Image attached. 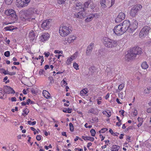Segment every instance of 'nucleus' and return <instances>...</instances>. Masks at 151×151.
Masks as SVG:
<instances>
[{
  "instance_id": "obj_25",
  "label": "nucleus",
  "mask_w": 151,
  "mask_h": 151,
  "mask_svg": "<svg viewBox=\"0 0 151 151\" xmlns=\"http://www.w3.org/2000/svg\"><path fill=\"white\" fill-rule=\"evenodd\" d=\"M82 137L85 140H88L92 142L94 140V138L91 137L82 136Z\"/></svg>"
},
{
  "instance_id": "obj_11",
  "label": "nucleus",
  "mask_w": 151,
  "mask_h": 151,
  "mask_svg": "<svg viewBox=\"0 0 151 151\" xmlns=\"http://www.w3.org/2000/svg\"><path fill=\"white\" fill-rule=\"evenodd\" d=\"M42 27L45 30H47L51 27V22L49 19L44 20L41 25Z\"/></svg>"
},
{
  "instance_id": "obj_51",
  "label": "nucleus",
  "mask_w": 151,
  "mask_h": 151,
  "mask_svg": "<svg viewBox=\"0 0 151 151\" xmlns=\"http://www.w3.org/2000/svg\"><path fill=\"white\" fill-rule=\"evenodd\" d=\"M119 97L121 98V99H123V93L122 92H121L120 94H119Z\"/></svg>"
},
{
  "instance_id": "obj_24",
  "label": "nucleus",
  "mask_w": 151,
  "mask_h": 151,
  "mask_svg": "<svg viewBox=\"0 0 151 151\" xmlns=\"http://www.w3.org/2000/svg\"><path fill=\"white\" fill-rule=\"evenodd\" d=\"M108 2V0H102L101 1V4L102 8H105L107 6L106 4Z\"/></svg>"
},
{
  "instance_id": "obj_9",
  "label": "nucleus",
  "mask_w": 151,
  "mask_h": 151,
  "mask_svg": "<svg viewBox=\"0 0 151 151\" xmlns=\"http://www.w3.org/2000/svg\"><path fill=\"white\" fill-rule=\"evenodd\" d=\"M5 14L7 16H10L13 19H17L18 17L16 15L15 11L12 9H9L5 11Z\"/></svg>"
},
{
  "instance_id": "obj_8",
  "label": "nucleus",
  "mask_w": 151,
  "mask_h": 151,
  "mask_svg": "<svg viewBox=\"0 0 151 151\" xmlns=\"http://www.w3.org/2000/svg\"><path fill=\"white\" fill-rule=\"evenodd\" d=\"M142 8V6L140 4H137L134 6L130 12V15L132 17H135L138 13V11L141 9Z\"/></svg>"
},
{
  "instance_id": "obj_46",
  "label": "nucleus",
  "mask_w": 151,
  "mask_h": 151,
  "mask_svg": "<svg viewBox=\"0 0 151 151\" xmlns=\"http://www.w3.org/2000/svg\"><path fill=\"white\" fill-rule=\"evenodd\" d=\"M138 121L139 122L142 123L143 122V119L142 118H140L139 117L138 118Z\"/></svg>"
},
{
  "instance_id": "obj_21",
  "label": "nucleus",
  "mask_w": 151,
  "mask_h": 151,
  "mask_svg": "<svg viewBox=\"0 0 151 151\" xmlns=\"http://www.w3.org/2000/svg\"><path fill=\"white\" fill-rule=\"evenodd\" d=\"M49 36V35L48 33H45L43 35H42V39L41 38V40L43 42V41H45L48 39Z\"/></svg>"
},
{
  "instance_id": "obj_23",
  "label": "nucleus",
  "mask_w": 151,
  "mask_h": 151,
  "mask_svg": "<svg viewBox=\"0 0 151 151\" xmlns=\"http://www.w3.org/2000/svg\"><path fill=\"white\" fill-rule=\"evenodd\" d=\"M91 2V0H88L85 2L83 5L84 10L88 7Z\"/></svg>"
},
{
  "instance_id": "obj_41",
  "label": "nucleus",
  "mask_w": 151,
  "mask_h": 151,
  "mask_svg": "<svg viewBox=\"0 0 151 151\" xmlns=\"http://www.w3.org/2000/svg\"><path fill=\"white\" fill-rule=\"evenodd\" d=\"M10 52L9 51H7L5 52L4 53V55L6 57H9L10 55Z\"/></svg>"
},
{
  "instance_id": "obj_14",
  "label": "nucleus",
  "mask_w": 151,
  "mask_h": 151,
  "mask_svg": "<svg viewBox=\"0 0 151 151\" xmlns=\"http://www.w3.org/2000/svg\"><path fill=\"white\" fill-rule=\"evenodd\" d=\"M94 43H91L88 46L86 51V54L87 55L89 56L90 55L94 47Z\"/></svg>"
},
{
  "instance_id": "obj_56",
  "label": "nucleus",
  "mask_w": 151,
  "mask_h": 151,
  "mask_svg": "<svg viewBox=\"0 0 151 151\" xmlns=\"http://www.w3.org/2000/svg\"><path fill=\"white\" fill-rule=\"evenodd\" d=\"M44 68H45V70H47V69L49 68L50 67H49V65H46L45 66Z\"/></svg>"
},
{
  "instance_id": "obj_55",
  "label": "nucleus",
  "mask_w": 151,
  "mask_h": 151,
  "mask_svg": "<svg viewBox=\"0 0 151 151\" xmlns=\"http://www.w3.org/2000/svg\"><path fill=\"white\" fill-rule=\"evenodd\" d=\"M11 101H16V98L14 97H12L11 98Z\"/></svg>"
},
{
  "instance_id": "obj_5",
  "label": "nucleus",
  "mask_w": 151,
  "mask_h": 151,
  "mask_svg": "<svg viewBox=\"0 0 151 151\" xmlns=\"http://www.w3.org/2000/svg\"><path fill=\"white\" fill-rule=\"evenodd\" d=\"M84 11H79L78 12L77 14L76 15V17H77L82 19L83 18L87 17L85 21L86 22H88L91 20L94 17V15L93 14H90L87 16L86 15L84 14Z\"/></svg>"
},
{
  "instance_id": "obj_59",
  "label": "nucleus",
  "mask_w": 151,
  "mask_h": 151,
  "mask_svg": "<svg viewBox=\"0 0 151 151\" xmlns=\"http://www.w3.org/2000/svg\"><path fill=\"white\" fill-rule=\"evenodd\" d=\"M119 134L118 133L115 132V133H113V134L112 135L114 136H117Z\"/></svg>"
},
{
  "instance_id": "obj_12",
  "label": "nucleus",
  "mask_w": 151,
  "mask_h": 151,
  "mask_svg": "<svg viewBox=\"0 0 151 151\" xmlns=\"http://www.w3.org/2000/svg\"><path fill=\"white\" fill-rule=\"evenodd\" d=\"M3 90L6 93H15V91L13 89L9 86H6L3 88Z\"/></svg>"
},
{
  "instance_id": "obj_20",
  "label": "nucleus",
  "mask_w": 151,
  "mask_h": 151,
  "mask_svg": "<svg viewBox=\"0 0 151 151\" xmlns=\"http://www.w3.org/2000/svg\"><path fill=\"white\" fill-rule=\"evenodd\" d=\"M36 35L34 31L33 30H31L29 33V37L31 40H34L35 38Z\"/></svg>"
},
{
  "instance_id": "obj_60",
  "label": "nucleus",
  "mask_w": 151,
  "mask_h": 151,
  "mask_svg": "<svg viewBox=\"0 0 151 151\" xmlns=\"http://www.w3.org/2000/svg\"><path fill=\"white\" fill-rule=\"evenodd\" d=\"M62 134L63 136H65L66 137H67V135H66V132H62Z\"/></svg>"
},
{
  "instance_id": "obj_19",
  "label": "nucleus",
  "mask_w": 151,
  "mask_h": 151,
  "mask_svg": "<svg viewBox=\"0 0 151 151\" xmlns=\"http://www.w3.org/2000/svg\"><path fill=\"white\" fill-rule=\"evenodd\" d=\"M42 93L44 97L47 99H48L51 97V95L50 93L48 91L46 90H43L42 92Z\"/></svg>"
},
{
  "instance_id": "obj_2",
  "label": "nucleus",
  "mask_w": 151,
  "mask_h": 151,
  "mask_svg": "<svg viewBox=\"0 0 151 151\" xmlns=\"http://www.w3.org/2000/svg\"><path fill=\"white\" fill-rule=\"evenodd\" d=\"M126 32L128 30L129 32H132L137 27L138 24L136 20H135L134 23L132 25L130 26V23L129 21H124L122 23L120 24Z\"/></svg>"
},
{
  "instance_id": "obj_31",
  "label": "nucleus",
  "mask_w": 151,
  "mask_h": 151,
  "mask_svg": "<svg viewBox=\"0 0 151 151\" xmlns=\"http://www.w3.org/2000/svg\"><path fill=\"white\" fill-rule=\"evenodd\" d=\"M23 113H22V115L23 116H24V114L26 115H27L28 113L29 112V110L27 109H26L25 110H24L23 111Z\"/></svg>"
},
{
  "instance_id": "obj_45",
  "label": "nucleus",
  "mask_w": 151,
  "mask_h": 151,
  "mask_svg": "<svg viewBox=\"0 0 151 151\" xmlns=\"http://www.w3.org/2000/svg\"><path fill=\"white\" fill-rule=\"evenodd\" d=\"M54 52L55 53H61L62 54L63 53V52L62 51H59V50H55Z\"/></svg>"
},
{
  "instance_id": "obj_50",
  "label": "nucleus",
  "mask_w": 151,
  "mask_h": 151,
  "mask_svg": "<svg viewBox=\"0 0 151 151\" xmlns=\"http://www.w3.org/2000/svg\"><path fill=\"white\" fill-rule=\"evenodd\" d=\"M45 71L44 70L41 69L39 71V74L40 75H42L43 74V73L45 72Z\"/></svg>"
},
{
  "instance_id": "obj_17",
  "label": "nucleus",
  "mask_w": 151,
  "mask_h": 151,
  "mask_svg": "<svg viewBox=\"0 0 151 151\" xmlns=\"http://www.w3.org/2000/svg\"><path fill=\"white\" fill-rule=\"evenodd\" d=\"M97 71V69L94 66H91L89 68V73L91 75H93L96 74Z\"/></svg>"
},
{
  "instance_id": "obj_43",
  "label": "nucleus",
  "mask_w": 151,
  "mask_h": 151,
  "mask_svg": "<svg viewBox=\"0 0 151 151\" xmlns=\"http://www.w3.org/2000/svg\"><path fill=\"white\" fill-rule=\"evenodd\" d=\"M42 136L39 135L37 136L36 139L38 141H40L41 139Z\"/></svg>"
},
{
  "instance_id": "obj_49",
  "label": "nucleus",
  "mask_w": 151,
  "mask_h": 151,
  "mask_svg": "<svg viewBox=\"0 0 151 151\" xmlns=\"http://www.w3.org/2000/svg\"><path fill=\"white\" fill-rule=\"evenodd\" d=\"M92 120L93 121L96 122H97L98 121V118H97V117H96L93 118L92 119Z\"/></svg>"
},
{
  "instance_id": "obj_26",
  "label": "nucleus",
  "mask_w": 151,
  "mask_h": 151,
  "mask_svg": "<svg viewBox=\"0 0 151 151\" xmlns=\"http://www.w3.org/2000/svg\"><path fill=\"white\" fill-rule=\"evenodd\" d=\"M88 89L87 88H85L83 89L80 91V94L82 96H84L88 93Z\"/></svg>"
},
{
  "instance_id": "obj_27",
  "label": "nucleus",
  "mask_w": 151,
  "mask_h": 151,
  "mask_svg": "<svg viewBox=\"0 0 151 151\" xmlns=\"http://www.w3.org/2000/svg\"><path fill=\"white\" fill-rule=\"evenodd\" d=\"M141 66L142 68L146 69L148 68V65L147 64L146 62H144L141 64Z\"/></svg>"
},
{
  "instance_id": "obj_7",
  "label": "nucleus",
  "mask_w": 151,
  "mask_h": 151,
  "mask_svg": "<svg viewBox=\"0 0 151 151\" xmlns=\"http://www.w3.org/2000/svg\"><path fill=\"white\" fill-rule=\"evenodd\" d=\"M113 30L114 32L118 36L121 35L126 32L120 24L115 26Z\"/></svg>"
},
{
  "instance_id": "obj_22",
  "label": "nucleus",
  "mask_w": 151,
  "mask_h": 151,
  "mask_svg": "<svg viewBox=\"0 0 151 151\" xmlns=\"http://www.w3.org/2000/svg\"><path fill=\"white\" fill-rule=\"evenodd\" d=\"M5 92L3 91V90L0 88V98L4 99L6 98V95L5 94Z\"/></svg>"
},
{
  "instance_id": "obj_58",
  "label": "nucleus",
  "mask_w": 151,
  "mask_h": 151,
  "mask_svg": "<svg viewBox=\"0 0 151 151\" xmlns=\"http://www.w3.org/2000/svg\"><path fill=\"white\" fill-rule=\"evenodd\" d=\"M49 79L51 83H52V81H53V78L52 77H49Z\"/></svg>"
},
{
  "instance_id": "obj_13",
  "label": "nucleus",
  "mask_w": 151,
  "mask_h": 151,
  "mask_svg": "<svg viewBox=\"0 0 151 151\" xmlns=\"http://www.w3.org/2000/svg\"><path fill=\"white\" fill-rule=\"evenodd\" d=\"M125 17V14L122 12H120L117 16V17L116 18L115 21L116 22H119L124 19Z\"/></svg>"
},
{
  "instance_id": "obj_36",
  "label": "nucleus",
  "mask_w": 151,
  "mask_h": 151,
  "mask_svg": "<svg viewBox=\"0 0 151 151\" xmlns=\"http://www.w3.org/2000/svg\"><path fill=\"white\" fill-rule=\"evenodd\" d=\"M90 132L91 133V135L92 136H94L96 133V131L93 129H92L90 131Z\"/></svg>"
},
{
  "instance_id": "obj_40",
  "label": "nucleus",
  "mask_w": 151,
  "mask_h": 151,
  "mask_svg": "<svg viewBox=\"0 0 151 151\" xmlns=\"http://www.w3.org/2000/svg\"><path fill=\"white\" fill-rule=\"evenodd\" d=\"M1 70H2V73L4 74H8L9 71H6L4 69H2Z\"/></svg>"
},
{
  "instance_id": "obj_10",
  "label": "nucleus",
  "mask_w": 151,
  "mask_h": 151,
  "mask_svg": "<svg viewBox=\"0 0 151 151\" xmlns=\"http://www.w3.org/2000/svg\"><path fill=\"white\" fill-rule=\"evenodd\" d=\"M30 0H16L18 7H23L27 5Z\"/></svg>"
},
{
  "instance_id": "obj_53",
  "label": "nucleus",
  "mask_w": 151,
  "mask_h": 151,
  "mask_svg": "<svg viewBox=\"0 0 151 151\" xmlns=\"http://www.w3.org/2000/svg\"><path fill=\"white\" fill-rule=\"evenodd\" d=\"M76 39V37H73L71 38V40H70L71 42H72L74 41Z\"/></svg>"
},
{
  "instance_id": "obj_34",
  "label": "nucleus",
  "mask_w": 151,
  "mask_h": 151,
  "mask_svg": "<svg viewBox=\"0 0 151 151\" xmlns=\"http://www.w3.org/2000/svg\"><path fill=\"white\" fill-rule=\"evenodd\" d=\"M30 103L31 104H34L35 102L34 101H32L30 99H28L27 101V105H28Z\"/></svg>"
},
{
  "instance_id": "obj_3",
  "label": "nucleus",
  "mask_w": 151,
  "mask_h": 151,
  "mask_svg": "<svg viewBox=\"0 0 151 151\" xmlns=\"http://www.w3.org/2000/svg\"><path fill=\"white\" fill-rule=\"evenodd\" d=\"M104 39V43L106 47L111 48L116 47L117 45V42L116 40L110 39L106 37H105Z\"/></svg>"
},
{
  "instance_id": "obj_15",
  "label": "nucleus",
  "mask_w": 151,
  "mask_h": 151,
  "mask_svg": "<svg viewBox=\"0 0 151 151\" xmlns=\"http://www.w3.org/2000/svg\"><path fill=\"white\" fill-rule=\"evenodd\" d=\"M76 11L77 12L84 11L83 5L81 3H79L76 4Z\"/></svg>"
},
{
  "instance_id": "obj_33",
  "label": "nucleus",
  "mask_w": 151,
  "mask_h": 151,
  "mask_svg": "<svg viewBox=\"0 0 151 151\" xmlns=\"http://www.w3.org/2000/svg\"><path fill=\"white\" fill-rule=\"evenodd\" d=\"M13 0H5V3L8 5L11 4L13 2Z\"/></svg>"
},
{
  "instance_id": "obj_61",
  "label": "nucleus",
  "mask_w": 151,
  "mask_h": 151,
  "mask_svg": "<svg viewBox=\"0 0 151 151\" xmlns=\"http://www.w3.org/2000/svg\"><path fill=\"white\" fill-rule=\"evenodd\" d=\"M114 0H111V5L109 7H111L114 4Z\"/></svg>"
},
{
  "instance_id": "obj_18",
  "label": "nucleus",
  "mask_w": 151,
  "mask_h": 151,
  "mask_svg": "<svg viewBox=\"0 0 151 151\" xmlns=\"http://www.w3.org/2000/svg\"><path fill=\"white\" fill-rule=\"evenodd\" d=\"M75 54L74 53L73 55L71 56L66 61V64L68 65H69L70 64L71 62L75 59Z\"/></svg>"
},
{
  "instance_id": "obj_54",
  "label": "nucleus",
  "mask_w": 151,
  "mask_h": 151,
  "mask_svg": "<svg viewBox=\"0 0 151 151\" xmlns=\"http://www.w3.org/2000/svg\"><path fill=\"white\" fill-rule=\"evenodd\" d=\"M137 114V110L135 109L133 112V114L135 116H136Z\"/></svg>"
},
{
  "instance_id": "obj_32",
  "label": "nucleus",
  "mask_w": 151,
  "mask_h": 151,
  "mask_svg": "<svg viewBox=\"0 0 151 151\" xmlns=\"http://www.w3.org/2000/svg\"><path fill=\"white\" fill-rule=\"evenodd\" d=\"M124 83H122L118 87V90L119 91L122 90L124 88Z\"/></svg>"
},
{
  "instance_id": "obj_52",
  "label": "nucleus",
  "mask_w": 151,
  "mask_h": 151,
  "mask_svg": "<svg viewBox=\"0 0 151 151\" xmlns=\"http://www.w3.org/2000/svg\"><path fill=\"white\" fill-rule=\"evenodd\" d=\"M94 110L93 109H91L89 110L88 111V113H93Z\"/></svg>"
},
{
  "instance_id": "obj_37",
  "label": "nucleus",
  "mask_w": 151,
  "mask_h": 151,
  "mask_svg": "<svg viewBox=\"0 0 151 151\" xmlns=\"http://www.w3.org/2000/svg\"><path fill=\"white\" fill-rule=\"evenodd\" d=\"M70 129L71 131L72 132L74 130V127L73 124L71 123L69 124Z\"/></svg>"
},
{
  "instance_id": "obj_64",
  "label": "nucleus",
  "mask_w": 151,
  "mask_h": 151,
  "mask_svg": "<svg viewBox=\"0 0 151 151\" xmlns=\"http://www.w3.org/2000/svg\"><path fill=\"white\" fill-rule=\"evenodd\" d=\"M67 111H68V113H71V109H70L69 108H68L67 109Z\"/></svg>"
},
{
  "instance_id": "obj_39",
  "label": "nucleus",
  "mask_w": 151,
  "mask_h": 151,
  "mask_svg": "<svg viewBox=\"0 0 151 151\" xmlns=\"http://www.w3.org/2000/svg\"><path fill=\"white\" fill-rule=\"evenodd\" d=\"M61 84H62V86H66V85H67V83L63 79L61 81Z\"/></svg>"
},
{
  "instance_id": "obj_29",
  "label": "nucleus",
  "mask_w": 151,
  "mask_h": 151,
  "mask_svg": "<svg viewBox=\"0 0 151 151\" xmlns=\"http://www.w3.org/2000/svg\"><path fill=\"white\" fill-rule=\"evenodd\" d=\"M151 92L150 87L146 88L145 89L144 92L146 94H149Z\"/></svg>"
},
{
  "instance_id": "obj_44",
  "label": "nucleus",
  "mask_w": 151,
  "mask_h": 151,
  "mask_svg": "<svg viewBox=\"0 0 151 151\" xmlns=\"http://www.w3.org/2000/svg\"><path fill=\"white\" fill-rule=\"evenodd\" d=\"M107 130V129H106L105 128H103V129H101V130L99 131V133H100L101 132V131H102V133H104Z\"/></svg>"
},
{
  "instance_id": "obj_63",
  "label": "nucleus",
  "mask_w": 151,
  "mask_h": 151,
  "mask_svg": "<svg viewBox=\"0 0 151 151\" xmlns=\"http://www.w3.org/2000/svg\"><path fill=\"white\" fill-rule=\"evenodd\" d=\"M109 111L108 112H107L106 113H107V114H108V117H109L111 115V112L109 111Z\"/></svg>"
},
{
  "instance_id": "obj_28",
  "label": "nucleus",
  "mask_w": 151,
  "mask_h": 151,
  "mask_svg": "<svg viewBox=\"0 0 151 151\" xmlns=\"http://www.w3.org/2000/svg\"><path fill=\"white\" fill-rule=\"evenodd\" d=\"M120 148V147L116 145H114L112 146V149L113 151H118Z\"/></svg>"
},
{
  "instance_id": "obj_47",
  "label": "nucleus",
  "mask_w": 151,
  "mask_h": 151,
  "mask_svg": "<svg viewBox=\"0 0 151 151\" xmlns=\"http://www.w3.org/2000/svg\"><path fill=\"white\" fill-rule=\"evenodd\" d=\"M16 73V72H10L9 71L8 74L10 76H12L15 75Z\"/></svg>"
},
{
  "instance_id": "obj_35",
  "label": "nucleus",
  "mask_w": 151,
  "mask_h": 151,
  "mask_svg": "<svg viewBox=\"0 0 151 151\" xmlns=\"http://www.w3.org/2000/svg\"><path fill=\"white\" fill-rule=\"evenodd\" d=\"M6 30L12 31L14 29L12 27H7L4 28Z\"/></svg>"
},
{
  "instance_id": "obj_6",
  "label": "nucleus",
  "mask_w": 151,
  "mask_h": 151,
  "mask_svg": "<svg viewBox=\"0 0 151 151\" xmlns=\"http://www.w3.org/2000/svg\"><path fill=\"white\" fill-rule=\"evenodd\" d=\"M151 28L149 26H145L142 28L140 32L139 36L141 38H143L149 34Z\"/></svg>"
},
{
  "instance_id": "obj_30",
  "label": "nucleus",
  "mask_w": 151,
  "mask_h": 151,
  "mask_svg": "<svg viewBox=\"0 0 151 151\" xmlns=\"http://www.w3.org/2000/svg\"><path fill=\"white\" fill-rule=\"evenodd\" d=\"M95 4L93 3L92 2V1H91V2L90 4L89 7L91 9H93L95 7Z\"/></svg>"
},
{
  "instance_id": "obj_16",
  "label": "nucleus",
  "mask_w": 151,
  "mask_h": 151,
  "mask_svg": "<svg viewBox=\"0 0 151 151\" xmlns=\"http://www.w3.org/2000/svg\"><path fill=\"white\" fill-rule=\"evenodd\" d=\"M37 10L34 8H31L28 10L27 14L29 15H31L34 13L37 14Z\"/></svg>"
},
{
  "instance_id": "obj_57",
  "label": "nucleus",
  "mask_w": 151,
  "mask_h": 151,
  "mask_svg": "<svg viewBox=\"0 0 151 151\" xmlns=\"http://www.w3.org/2000/svg\"><path fill=\"white\" fill-rule=\"evenodd\" d=\"M147 112L148 113H151V108H149L147 109Z\"/></svg>"
},
{
  "instance_id": "obj_4",
  "label": "nucleus",
  "mask_w": 151,
  "mask_h": 151,
  "mask_svg": "<svg viewBox=\"0 0 151 151\" xmlns=\"http://www.w3.org/2000/svg\"><path fill=\"white\" fill-rule=\"evenodd\" d=\"M71 31L69 27L65 26H61L59 28V32L60 35L63 37L67 36Z\"/></svg>"
},
{
  "instance_id": "obj_48",
  "label": "nucleus",
  "mask_w": 151,
  "mask_h": 151,
  "mask_svg": "<svg viewBox=\"0 0 151 151\" xmlns=\"http://www.w3.org/2000/svg\"><path fill=\"white\" fill-rule=\"evenodd\" d=\"M88 123H86V124H85V127H86V128H91V127H92V126L91 125H88Z\"/></svg>"
},
{
  "instance_id": "obj_1",
  "label": "nucleus",
  "mask_w": 151,
  "mask_h": 151,
  "mask_svg": "<svg viewBox=\"0 0 151 151\" xmlns=\"http://www.w3.org/2000/svg\"><path fill=\"white\" fill-rule=\"evenodd\" d=\"M142 52L141 48L138 47H134L128 51V53L125 55V59L128 61L132 60Z\"/></svg>"
},
{
  "instance_id": "obj_42",
  "label": "nucleus",
  "mask_w": 151,
  "mask_h": 151,
  "mask_svg": "<svg viewBox=\"0 0 151 151\" xmlns=\"http://www.w3.org/2000/svg\"><path fill=\"white\" fill-rule=\"evenodd\" d=\"M65 1V0H58V2L60 4H62L64 3Z\"/></svg>"
},
{
  "instance_id": "obj_38",
  "label": "nucleus",
  "mask_w": 151,
  "mask_h": 151,
  "mask_svg": "<svg viewBox=\"0 0 151 151\" xmlns=\"http://www.w3.org/2000/svg\"><path fill=\"white\" fill-rule=\"evenodd\" d=\"M27 122L28 124L29 125L32 124V125H35L36 123V122L35 121L32 122L31 121H28Z\"/></svg>"
},
{
  "instance_id": "obj_62",
  "label": "nucleus",
  "mask_w": 151,
  "mask_h": 151,
  "mask_svg": "<svg viewBox=\"0 0 151 151\" xmlns=\"http://www.w3.org/2000/svg\"><path fill=\"white\" fill-rule=\"evenodd\" d=\"M63 111L65 113H68L67 109L66 108H64L63 110Z\"/></svg>"
}]
</instances>
